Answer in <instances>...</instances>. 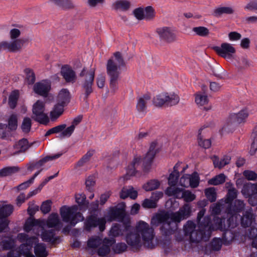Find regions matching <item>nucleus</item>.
<instances>
[{"label": "nucleus", "instance_id": "nucleus-1", "mask_svg": "<svg viewBox=\"0 0 257 257\" xmlns=\"http://www.w3.org/2000/svg\"><path fill=\"white\" fill-rule=\"evenodd\" d=\"M191 213L190 205L186 203L178 211L173 212L163 210L156 213L151 219V224L156 226L161 225L160 229L161 234L169 238L178 229V223L189 218Z\"/></svg>", "mask_w": 257, "mask_h": 257}, {"label": "nucleus", "instance_id": "nucleus-2", "mask_svg": "<svg viewBox=\"0 0 257 257\" xmlns=\"http://www.w3.org/2000/svg\"><path fill=\"white\" fill-rule=\"evenodd\" d=\"M125 240L133 249L138 250L142 246L141 238L144 245L148 248H154L153 240L155 236L154 230L145 221H140L136 228L132 226L129 230L126 231Z\"/></svg>", "mask_w": 257, "mask_h": 257}, {"label": "nucleus", "instance_id": "nucleus-3", "mask_svg": "<svg viewBox=\"0 0 257 257\" xmlns=\"http://www.w3.org/2000/svg\"><path fill=\"white\" fill-rule=\"evenodd\" d=\"M75 201L78 204L70 207L63 206L60 209V213L64 222L69 223L74 226L77 223L84 220L82 214L78 212L80 211L84 212L88 209L89 201L86 200L84 194H79L75 195Z\"/></svg>", "mask_w": 257, "mask_h": 257}, {"label": "nucleus", "instance_id": "nucleus-4", "mask_svg": "<svg viewBox=\"0 0 257 257\" xmlns=\"http://www.w3.org/2000/svg\"><path fill=\"white\" fill-rule=\"evenodd\" d=\"M156 146L157 143L155 142L151 144L149 150L143 159L142 166L141 157H135L126 168V175L131 176H135L138 173H140L141 170H143L145 173H148L151 168L152 164L157 152L156 150Z\"/></svg>", "mask_w": 257, "mask_h": 257}, {"label": "nucleus", "instance_id": "nucleus-5", "mask_svg": "<svg viewBox=\"0 0 257 257\" xmlns=\"http://www.w3.org/2000/svg\"><path fill=\"white\" fill-rule=\"evenodd\" d=\"M114 57L108 60L106 65V73L109 81V87L115 92L118 89V81L121 69L125 66L124 59L119 52L113 54Z\"/></svg>", "mask_w": 257, "mask_h": 257}, {"label": "nucleus", "instance_id": "nucleus-6", "mask_svg": "<svg viewBox=\"0 0 257 257\" xmlns=\"http://www.w3.org/2000/svg\"><path fill=\"white\" fill-rule=\"evenodd\" d=\"M95 72V70L93 68L87 70L86 67H83L79 74L80 77L79 85L82 92L81 97L84 101H86L93 92Z\"/></svg>", "mask_w": 257, "mask_h": 257}, {"label": "nucleus", "instance_id": "nucleus-7", "mask_svg": "<svg viewBox=\"0 0 257 257\" xmlns=\"http://www.w3.org/2000/svg\"><path fill=\"white\" fill-rule=\"evenodd\" d=\"M180 100L179 96L174 93L169 94L168 93H162L154 97L153 102L157 107L172 106L177 104Z\"/></svg>", "mask_w": 257, "mask_h": 257}, {"label": "nucleus", "instance_id": "nucleus-8", "mask_svg": "<svg viewBox=\"0 0 257 257\" xmlns=\"http://www.w3.org/2000/svg\"><path fill=\"white\" fill-rule=\"evenodd\" d=\"M196 224L191 220L187 221L183 226V231L184 235L186 236H189L190 241L192 243H198L201 240H203V238L205 237L203 235L202 231L199 229H195Z\"/></svg>", "mask_w": 257, "mask_h": 257}, {"label": "nucleus", "instance_id": "nucleus-9", "mask_svg": "<svg viewBox=\"0 0 257 257\" xmlns=\"http://www.w3.org/2000/svg\"><path fill=\"white\" fill-rule=\"evenodd\" d=\"M45 104L44 101L38 100L33 105L32 118L41 124H47L49 118L45 111Z\"/></svg>", "mask_w": 257, "mask_h": 257}, {"label": "nucleus", "instance_id": "nucleus-10", "mask_svg": "<svg viewBox=\"0 0 257 257\" xmlns=\"http://www.w3.org/2000/svg\"><path fill=\"white\" fill-rule=\"evenodd\" d=\"M106 221L103 218H98L96 214H91L88 216L84 222V229L87 231L97 226L99 227L100 231H103L105 229Z\"/></svg>", "mask_w": 257, "mask_h": 257}, {"label": "nucleus", "instance_id": "nucleus-11", "mask_svg": "<svg viewBox=\"0 0 257 257\" xmlns=\"http://www.w3.org/2000/svg\"><path fill=\"white\" fill-rule=\"evenodd\" d=\"M213 50L219 56L226 59H231L236 51L231 44L227 43H223L220 46H215Z\"/></svg>", "mask_w": 257, "mask_h": 257}, {"label": "nucleus", "instance_id": "nucleus-12", "mask_svg": "<svg viewBox=\"0 0 257 257\" xmlns=\"http://www.w3.org/2000/svg\"><path fill=\"white\" fill-rule=\"evenodd\" d=\"M198 227L200 231H202V233L203 236L205 238H203L205 241H208L209 239L211 232L212 231V222L210 217L206 216L203 218L202 221H198Z\"/></svg>", "mask_w": 257, "mask_h": 257}, {"label": "nucleus", "instance_id": "nucleus-13", "mask_svg": "<svg viewBox=\"0 0 257 257\" xmlns=\"http://www.w3.org/2000/svg\"><path fill=\"white\" fill-rule=\"evenodd\" d=\"M156 31L161 41L172 43L176 40V35L170 27H163L158 28Z\"/></svg>", "mask_w": 257, "mask_h": 257}, {"label": "nucleus", "instance_id": "nucleus-14", "mask_svg": "<svg viewBox=\"0 0 257 257\" xmlns=\"http://www.w3.org/2000/svg\"><path fill=\"white\" fill-rule=\"evenodd\" d=\"M230 217L226 220L225 217H219L214 216L212 223V231L219 230L220 231H226L229 227H233L231 225Z\"/></svg>", "mask_w": 257, "mask_h": 257}, {"label": "nucleus", "instance_id": "nucleus-15", "mask_svg": "<svg viewBox=\"0 0 257 257\" xmlns=\"http://www.w3.org/2000/svg\"><path fill=\"white\" fill-rule=\"evenodd\" d=\"M25 40L21 39H16L12 42L3 41L0 43V49L7 50L11 52H16L21 49Z\"/></svg>", "mask_w": 257, "mask_h": 257}, {"label": "nucleus", "instance_id": "nucleus-16", "mask_svg": "<svg viewBox=\"0 0 257 257\" xmlns=\"http://www.w3.org/2000/svg\"><path fill=\"white\" fill-rule=\"evenodd\" d=\"M56 230L54 229L44 230L41 234V237L44 242L50 243L52 245L59 244L61 241L60 236H56Z\"/></svg>", "mask_w": 257, "mask_h": 257}, {"label": "nucleus", "instance_id": "nucleus-17", "mask_svg": "<svg viewBox=\"0 0 257 257\" xmlns=\"http://www.w3.org/2000/svg\"><path fill=\"white\" fill-rule=\"evenodd\" d=\"M248 116V113L245 109H242L237 113H231L227 119V125H236L243 123Z\"/></svg>", "mask_w": 257, "mask_h": 257}, {"label": "nucleus", "instance_id": "nucleus-18", "mask_svg": "<svg viewBox=\"0 0 257 257\" xmlns=\"http://www.w3.org/2000/svg\"><path fill=\"white\" fill-rule=\"evenodd\" d=\"M51 89L49 82L43 80L35 83L34 85V91L37 94L43 97H47Z\"/></svg>", "mask_w": 257, "mask_h": 257}, {"label": "nucleus", "instance_id": "nucleus-19", "mask_svg": "<svg viewBox=\"0 0 257 257\" xmlns=\"http://www.w3.org/2000/svg\"><path fill=\"white\" fill-rule=\"evenodd\" d=\"M124 204L110 208L108 216L110 220H122L125 216Z\"/></svg>", "mask_w": 257, "mask_h": 257}, {"label": "nucleus", "instance_id": "nucleus-20", "mask_svg": "<svg viewBox=\"0 0 257 257\" xmlns=\"http://www.w3.org/2000/svg\"><path fill=\"white\" fill-rule=\"evenodd\" d=\"M131 227L130 222H125L123 225L115 224L111 227L109 235L114 238L122 236L125 233L126 231L129 230Z\"/></svg>", "mask_w": 257, "mask_h": 257}, {"label": "nucleus", "instance_id": "nucleus-21", "mask_svg": "<svg viewBox=\"0 0 257 257\" xmlns=\"http://www.w3.org/2000/svg\"><path fill=\"white\" fill-rule=\"evenodd\" d=\"M34 143L35 142L29 143L28 140L26 138L20 140L14 145V148L17 150L14 154L17 155L25 153Z\"/></svg>", "mask_w": 257, "mask_h": 257}, {"label": "nucleus", "instance_id": "nucleus-22", "mask_svg": "<svg viewBox=\"0 0 257 257\" xmlns=\"http://www.w3.org/2000/svg\"><path fill=\"white\" fill-rule=\"evenodd\" d=\"M46 225L48 228H54L56 231H59L62 227V223L59 219L57 213H52L46 220Z\"/></svg>", "mask_w": 257, "mask_h": 257}, {"label": "nucleus", "instance_id": "nucleus-23", "mask_svg": "<svg viewBox=\"0 0 257 257\" xmlns=\"http://www.w3.org/2000/svg\"><path fill=\"white\" fill-rule=\"evenodd\" d=\"M61 75L66 82L68 83H74L76 79L75 72L68 65H65L62 67Z\"/></svg>", "mask_w": 257, "mask_h": 257}, {"label": "nucleus", "instance_id": "nucleus-24", "mask_svg": "<svg viewBox=\"0 0 257 257\" xmlns=\"http://www.w3.org/2000/svg\"><path fill=\"white\" fill-rule=\"evenodd\" d=\"M255 221V215L252 213L251 210L245 211L241 218V225L246 228L251 225Z\"/></svg>", "mask_w": 257, "mask_h": 257}, {"label": "nucleus", "instance_id": "nucleus-25", "mask_svg": "<svg viewBox=\"0 0 257 257\" xmlns=\"http://www.w3.org/2000/svg\"><path fill=\"white\" fill-rule=\"evenodd\" d=\"M70 94L67 89L63 88L59 92L57 101L58 104H62L65 106L70 102Z\"/></svg>", "mask_w": 257, "mask_h": 257}, {"label": "nucleus", "instance_id": "nucleus-26", "mask_svg": "<svg viewBox=\"0 0 257 257\" xmlns=\"http://www.w3.org/2000/svg\"><path fill=\"white\" fill-rule=\"evenodd\" d=\"M242 192L243 194L249 196L248 202L251 205L255 206L257 205V193L250 190L249 185H244Z\"/></svg>", "mask_w": 257, "mask_h": 257}, {"label": "nucleus", "instance_id": "nucleus-27", "mask_svg": "<svg viewBox=\"0 0 257 257\" xmlns=\"http://www.w3.org/2000/svg\"><path fill=\"white\" fill-rule=\"evenodd\" d=\"M34 251L37 257H47L48 252L46 249V245L44 243L38 242L34 247Z\"/></svg>", "mask_w": 257, "mask_h": 257}, {"label": "nucleus", "instance_id": "nucleus-28", "mask_svg": "<svg viewBox=\"0 0 257 257\" xmlns=\"http://www.w3.org/2000/svg\"><path fill=\"white\" fill-rule=\"evenodd\" d=\"M64 107L62 104L57 103L50 113V117L51 121H55L58 119L64 112Z\"/></svg>", "mask_w": 257, "mask_h": 257}, {"label": "nucleus", "instance_id": "nucleus-29", "mask_svg": "<svg viewBox=\"0 0 257 257\" xmlns=\"http://www.w3.org/2000/svg\"><path fill=\"white\" fill-rule=\"evenodd\" d=\"M234 10L230 7H220L215 9L213 12V15L216 17H221L223 15H231L233 14Z\"/></svg>", "mask_w": 257, "mask_h": 257}, {"label": "nucleus", "instance_id": "nucleus-30", "mask_svg": "<svg viewBox=\"0 0 257 257\" xmlns=\"http://www.w3.org/2000/svg\"><path fill=\"white\" fill-rule=\"evenodd\" d=\"M151 97L148 94L144 95L143 97L139 98L136 105L137 110L140 112H144L147 108V101L150 100Z\"/></svg>", "mask_w": 257, "mask_h": 257}, {"label": "nucleus", "instance_id": "nucleus-31", "mask_svg": "<svg viewBox=\"0 0 257 257\" xmlns=\"http://www.w3.org/2000/svg\"><path fill=\"white\" fill-rule=\"evenodd\" d=\"M61 155L62 154L58 153L51 156H47L43 158L38 161L36 162V163H34V165L33 166V167H36V169H38L40 167L43 166L44 164H45L46 162L49 161L58 159Z\"/></svg>", "mask_w": 257, "mask_h": 257}, {"label": "nucleus", "instance_id": "nucleus-32", "mask_svg": "<svg viewBox=\"0 0 257 257\" xmlns=\"http://www.w3.org/2000/svg\"><path fill=\"white\" fill-rule=\"evenodd\" d=\"M57 6L62 9H70L74 7L73 2L71 0H50Z\"/></svg>", "mask_w": 257, "mask_h": 257}, {"label": "nucleus", "instance_id": "nucleus-33", "mask_svg": "<svg viewBox=\"0 0 257 257\" xmlns=\"http://www.w3.org/2000/svg\"><path fill=\"white\" fill-rule=\"evenodd\" d=\"M19 98V90H15L11 93L9 97L8 104L11 109H13L16 107Z\"/></svg>", "mask_w": 257, "mask_h": 257}, {"label": "nucleus", "instance_id": "nucleus-34", "mask_svg": "<svg viewBox=\"0 0 257 257\" xmlns=\"http://www.w3.org/2000/svg\"><path fill=\"white\" fill-rule=\"evenodd\" d=\"M14 211V207L11 204L3 205L0 208V219H4L11 215Z\"/></svg>", "mask_w": 257, "mask_h": 257}, {"label": "nucleus", "instance_id": "nucleus-35", "mask_svg": "<svg viewBox=\"0 0 257 257\" xmlns=\"http://www.w3.org/2000/svg\"><path fill=\"white\" fill-rule=\"evenodd\" d=\"M19 168L16 166L6 167L0 170V177L11 176L18 172Z\"/></svg>", "mask_w": 257, "mask_h": 257}, {"label": "nucleus", "instance_id": "nucleus-36", "mask_svg": "<svg viewBox=\"0 0 257 257\" xmlns=\"http://www.w3.org/2000/svg\"><path fill=\"white\" fill-rule=\"evenodd\" d=\"M204 128V127H201L199 130V133L198 135V143L200 147L204 149H208L211 146V142L210 139H204L203 136L201 135L202 131Z\"/></svg>", "mask_w": 257, "mask_h": 257}, {"label": "nucleus", "instance_id": "nucleus-37", "mask_svg": "<svg viewBox=\"0 0 257 257\" xmlns=\"http://www.w3.org/2000/svg\"><path fill=\"white\" fill-rule=\"evenodd\" d=\"M130 7V3L126 0H120L115 2L113 4V8L114 10H121L125 11L128 10Z\"/></svg>", "mask_w": 257, "mask_h": 257}, {"label": "nucleus", "instance_id": "nucleus-38", "mask_svg": "<svg viewBox=\"0 0 257 257\" xmlns=\"http://www.w3.org/2000/svg\"><path fill=\"white\" fill-rule=\"evenodd\" d=\"M42 170L43 169H42L37 171L29 180H28V181H25V182L21 183L19 185H18L17 187V189L19 191H20L22 190L26 189L27 188H28L30 186V185L32 184L34 182V181L35 178L41 173V172L42 171Z\"/></svg>", "mask_w": 257, "mask_h": 257}, {"label": "nucleus", "instance_id": "nucleus-39", "mask_svg": "<svg viewBox=\"0 0 257 257\" xmlns=\"http://www.w3.org/2000/svg\"><path fill=\"white\" fill-rule=\"evenodd\" d=\"M160 182L157 180H151L143 185V188L146 191H150L158 188L160 186Z\"/></svg>", "mask_w": 257, "mask_h": 257}, {"label": "nucleus", "instance_id": "nucleus-40", "mask_svg": "<svg viewBox=\"0 0 257 257\" xmlns=\"http://www.w3.org/2000/svg\"><path fill=\"white\" fill-rule=\"evenodd\" d=\"M18 127V118L15 114H12L10 115L8 120L7 127L12 131H14L17 130Z\"/></svg>", "mask_w": 257, "mask_h": 257}, {"label": "nucleus", "instance_id": "nucleus-41", "mask_svg": "<svg viewBox=\"0 0 257 257\" xmlns=\"http://www.w3.org/2000/svg\"><path fill=\"white\" fill-rule=\"evenodd\" d=\"M0 245L4 250L12 249L15 247V241L10 237L8 239H3L0 242Z\"/></svg>", "mask_w": 257, "mask_h": 257}, {"label": "nucleus", "instance_id": "nucleus-42", "mask_svg": "<svg viewBox=\"0 0 257 257\" xmlns=\"http://www.w3.org/2000/svg\"><path fill=\"white\" fill-rule=\"evenodd\" d=\"M226 177L223 174H220L209 180L208 183L209 185H218L223 184L225 181Z\"/></svg>", "mask_w": 257, "mask_h": 257}, {"label": "nucleus", "instance_id": "nucleus-43", "mask_svg": "<svg viewBox=\"0 0 257 257\" xmlns=\"http://www.w3.org/2000/svg\"><path fill=\"white\" fill-rule=\"evenodd\" d=\"M205 195L211 202H215L216 200V192L214 187H210L205 190Z\"/></svg>", "mask_w": 257, "mask_h": 257}, {"label": "nucleus", "instance_id": "nucleus-44", "mask_svg": "<svg viewBox=\"0 0 257 257\" xmlns=\"http://www.w3.org/2000/svg\"><path fill=\"white\" fill-rule=\"evenodd\" d=\"M237 196V191L236 189L233 188L229 189L227 193L225 202L227 204H231L234 199Z\"/></svg>", "mask_w": 257, "mask_h": 257}, {"label": "nucleus", "instance_id": "nucleus-45", "mask_svg": "<svg viewBox=\"0 0 257 257\" xmlns=\"http://www.w3.org/2000/svg\"><path fill=\"white\" fill-rule=\"evenodd\" d=\"M252 137L253 138V140L251 144L249 153L251 155H253L257 150V126H255L253 130Z\"/></svg>", "mask_w": 257, "mask_h": 257}, {"label": "nucleus", "instance_id": "nucleus-46", "mask_svg": "<svg viewBox=\"0 0 257 257\" xmlns=\"http://www.w3.org/2000/svg\"><path fill=\"white\" fill-rule=\"evenodd\" d=\"M144 11V19L146 21H150L155 16V10L152 6H148L145 8Z\"/></svg>", "mask_w": 257, "mask_h": 257}, {"label": "nucleus", "instance_id": "nucleus-47", "mask_svg": "<svg viewBox=\"0 0 257 257\" xmlns=\"http://www.w3.org/2000/svg\"><path fill=\"white\" fill-rule=\"evenodd\" d=\"M73 125H71L67 128H64L58 136V138L62 139L65 138H69L74 131Z\"/></svg>", "mask_w": 257, "mask_h": 257}, {"label": "nucleus", "instance_id": "nucleus-48", "mask_svg": "<svg viewBox=\"0 0 257 257\" xmlns=\"http://www.w3.org/2000/svg\"><path fill=\"white\" fill-rule=\"evenodd\" d=\"M66 127V124H62L60 125H58L55 127H53L50 129H49L45 134V136L48 137L51 134H58L59 133H61V132Z\"/></svg>", "mask_w": 257, "mask_h": 257}, {"label": "nucleus", "instance_id": "nucleus-49", "mask_svg": "<svg viewBox=\"0 0 257 257\" xmlns=\"http://www.w3.org/2000/svg\"><path fill=\"white\" fill-rule=\"evenodd\" d=\"M38 220L34 218L33 217H30L25 223V230L26 231H29L32 229L33 227L38 225Z\"/></svg>", "mask_w": 257, "mask_h": 257}, {"label": "nucleus", "instance_id": "nucleus-50", "mask_svg": "<svg viewBox=\"0 0 257 257\" xmlns=\"http://www.w3.org/2000/svg\"><path fill=\"white\" fill-rule=\"evenodd\" d=\"M32 126L31 119L28 117H25L23 120L21 128L25 133H28L30 131Z\"/></svg>", "mask_w": 257, "mask_h": 257}, {"label": "nucleus", "instance_id": "nucleus-51", "mask_svg": "<svg viewBox=\"0 0 257 257\" xmlns=\"http://www.w3.org/2000/svg\"><path fill=\"white\" fill-rule=\"evenodd\" d=\"M24 72L26 75V79L29 84H33L34 83L36 77L35 74L32 69L30 68H26Z\"/></svg>", "mask_w": 257, "mask_h": 257}, {"label": "nucleus", "instance_id": "nucleus-52", "mask_svg": "<svg viewBox=\"0 0 257 257\" xmlns=\"http://www.w3.org/2000/svg\"><path fill=\"white\" fill-rule=\"evenodd\" d=\"M181 197L184 199L185 202L188 203L193 201L195 199L196 196L191 191L185 190L182 193Z\"/></svg>", "mask_w": 257, "mask_h": 257}, {"label": "nucleus", "instance_id": "nucleus-53", "mask_svg": "<svg viewBox=\"0 0 257 257\" xmlns=\"http://www.w3.org/2000/svg\"><path fill=\"white\" fill-rule=\"evenodd\" d=\"M192 31L195 32L197 35L201 37H205L209 34V30L207 28L202 26L194 27Z\"/></svg>", "mask_w": 257, "mask_h": 257}, {"label": "nucleus", "instance_id": "nucleus-54", "mask_svg": "<svg viewBox=\"0 0 257 257\" xmlns=\"http://www.w3.org/2000/svg\"><path fill=\"white\" fill-rule=\"evenodd\" d=\"M245 207V203L243 200L239 199L235 200L232 207L233 210L235 212L239 213L243 211Z\"/></svg>", "mask_w": 257, "mask_h": 257}, {"label": "nucleus", "instance_id": "nucleus-55", "mask_svg": "<svg viewBox=\"0 0 257 257\" xmlns=\"http://www.w3.org/2000/svg\"><path fill=\"white\" fill-rule=\"evenodd\" d=\"M195 102L197 104L203 105L208 102V97L206 94L197 93L195 96Z\"/></svg>", "mask_w": 257, "mask_h": 257}, {"label": "nucleus", "instance_id": "nucleus-56", "mask_svg": "<svg viewBox=\"0 0 257 257\" xmlns=\"http://www.w3.org/2000/svg\"><path fill=\"white\" fill-rule=\"evenodd\" d=\"M142 206L145 209L155 208L157 206V204L151 198H147L143 200Z\"/></svg>", "mask_w": 257, "mask_h": 257}, {"label": "nucleus", "instance_id": "nucleus-57", "mask_svg": "<svg viewBox=\"0 0 257 257\" xmlns=\"http://www.w3.org/2000/svg\"><path fill=\"white\" fill-rule=\"evenodd\" d=\"M127 248V245L124 242H120L115 244L112 248L115 253H121L125 251Z\"/></svg>", "mask_w": 257, "mask_h": 257}, {"label": "nucleus", "instance_id": "nucleus-58", "mask_svg": "<svg viewBox=\"0 0 257 257\" xmlns=\"http://www.w3.org/2000/svg\"><path fill=\"white\" fill-rule=\"evenodd\" d=\"M188 178L191 187L196 188L199 185V177L196 173H194L191 176H189Z\"/></svg>", "mask_w": 257, "mask_h": 257}, {"label": "nucleus", "instance_id": "nucleus-59", "mask_svg": "<svg viewBox=\"0 0 257 257\" xmlns=\"http://www.w3.org/2000/svg\"><path fill=\"white\" fill-rule=\"evenodd\" d=\"M51 204L52 201L50 200L44 201L40 207V210L44 214L49 213L51 210Z\"/></svg>", "mask_w": 257, "mask_h": 257}, {"label": "nucleus", "instance_id": "nucleus-60", "mask_svg": "<svg viewBox=\"0 0 257 257\" xmlns=\"http://www.w3.org/2000/svg\"><path fill=\"white\" fill-rule=\"evenodd\" d=\"M39 206L34 204V201L29 203V207L27 209L28 214L30 217H34L35 214L39 210Z\"/></svg>", "mask_w": 257, "mask_h": 257}, {"label": "nucleus", "instance_id": "nucleus-61", "mask_svg": "<svg viewBox=\"0 0 257 257\" xmlns=\"http://www.w3.org/2000/svg\"><path fill=\"white\" fill-rule=\"evenodd\" d=\"M101 242V239L99 237L91 238L88 239L87 245L90 248L97 247Z\"/></svg>", "mask_w": 257, "mask_h": 257}, {"label": "nucleus", "instance_id": "nucleus-62", "mask_svg": "<svg viewBox=\"0 0 257 257\" xmlns=\"http://www.w3.org/2000/svg\"><path fill=\"white\" fill-rule=\"evenodd\" d=\"M110 250V248L107 244H102L98 248L97 253L100 256H105L109 253Z\"/></svg>", "mask_w": 257, "mask_h": 257}, {"label": "nucleus", "instance_id": "nucleus-63", "mask_svg": "<svg viewBox=\"0 0 257 257\" xmlns=\"http://www.w3.org/2000/svg\"><path fill=\"white\" fill-rule=\"evenodd\" d=\"M179 177V174L177 175L174 173L172 172L168 178V184L170 186H174L176 185L178 180Z\"/></svg>", "mask_w": 257, "mask_h": 257}, {"label": "nucleus", "instance_id": "nucleus-64", "mask_svg": "<svg viewBox=\"0 0 257 257\" xmlns=\"http://www.w3.org/2000/svg\"><path fill=\"white\" fill-rule=\"evenodd\" d=\"M242 174L248 180L254 181L257 178V174L253 171L245 170Z\"/></svg>", "mask_w": 257, "mask_h": 257}]
</instances>
